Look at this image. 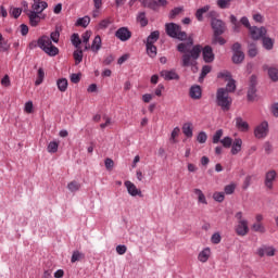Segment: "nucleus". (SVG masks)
I'll return each instance as SVG.
<instances>
[{"mask_svg": "<svg viewBox=\"0 0 278 278\" xmlns=\"http://www.w3.org/2000/svg\"><path fill=\"white\" fill-rule=\"evenodd\" d=\"M193 45L194 40L192 37H189L187 42H180L177 45V51L179 53H184L181 55L180 63L182 68H188V66H197V60L201 58V45Z\"/></svg>", "mask_w": 278, "mask_h": 278, "instance_id": "obj_1", "label": "nucleus"}, {"mask_svg": "<svg viewBox=\"0 0 278 278\" xmlns=\"http://www.w3.org/2000/svg\"><path fill=\"white\" fill-rule=\"evenodd\" d=\"M38 47L41 51L46 52L50 58H55L58 53H60V49L53 46V42L49 38V36H41L38 39Z\"/></svg>", "mask_w": 278, "mask_h": 278, "instance_id": "obj_2", "label": "nucleus"}, {"mask_svg": "<svg viewBox=\"0 0 278 278\" xmlns=\"http://www.w3.org/2000/svg\"><path fill=\"white\" fill-rule=\"evenodd\" d=\"M231 97H229V93L225 88L217 89L216 92V103L219 108H222L223 112H229L231 110V103H232Z\"/></svg>", "mask_w": 278, "mask_h": 278, "instance_id": "obj_3", "label": "nucleus"}, {"mask_svg": "<svg viewBox=\"0 0 278 278\" xmlns=\"http://www.w3.org/2000/svg\"><path fill=\"white\" fill-rule=\"evenodd\" d=\"M165 31L169 38H177L181 42L188 40V34L181 30V26L176 23H167L165 24Z\"/></svg>", "mask_w": 278, "mask_h": 278, "instance_id": "obj_4", "label": "nucleus"}, {"mask_svg": "<svg viewBox=\"0 0 278 278\" xmlns=\"http://www.w3.org/2000/svg\"><path fill=\"white\" fill-rule=\"evenodd\" d=\"M247 97H248V101H255V99H257V76L256 75H252L250 77Z\"/></svg>", "mask_w": 278, "mask_h": 278, "instance_id": "obj_5", "label": "nucleus"}, {"mask_svg": "<svg viewBox=\"0 0 278 278\" xmlns=\"http://www.w3.org/2000/svg\"><path fill=\"white\" fill-rule=\"evenodd\" d=\"M268 123L266 121L262 122L258 126L254 129V136L258 140H262L268 136Z\"/></svg>", "mask_w": 278, "mask_h": 278, "instance_id": "obj_6", "label": "nucleus"}, {"mask_svg": "<svg viewBox=\"0 0 278 278\" xmlns=\"http://www.w3.org/2000/svg\"><path fill=\"white\" fill-rule=\"evenodd\" d=\"M41 13H38L36 11H29L27 13V16L29 18V24L31 25V27H38L40 21L46 20L47 15H40Z\"/></svg>", "mask_w": 278, "mask_h": 278, "instance_id": "obj_7", "label": "nucleus"}, {"mask_svg": "<svg viewBox=\"0 0 278 278\" xmlns=\"http://www.w3.org/2000/svg\"><path fill=\"white\" fill-rule=\"evenodd\" d=\"M213 34H225L227 31V24L223 20H214L211 22Z\"/></svg>", "mask_w": 278, "mask_h": 278, "instance_id": "obj_8", "label": "nucleus"}, {"mask_svg": "<svg viewBox=\"0 0 278 278\" xmlns=\"http://www.w3.org/2000/svg\"><path fill=\"white\" fill-rule=\"evenodd\" d=\"M250 36L252 38V40H260L261 38H263L264 36H266V27H257V26H252V28H250Z\"/></svg>", "mask_w": 278, "mask_h": 278, "instance_id": "obj_9", "label": "nucleus"}, {"mask_svg": "<svg viewBox=\"0 0 278 278\" xmlns=\"http://www.w3.org/2000/svg\"><path fill=\"white\" fill-rule=\"evenodd\" d=\"M115 38L121 40L122 42H127L131 38V33L127 27H121L115 31Z\"/></svg>", "mask_w": 278, "mask_h": 278, "instance_id": "obj_10", "label": "nucleus"}, {"mask_svg": "<svg viewBox=\"0 0 278 278\" xmlns=\"http://www.w3.org/2000/svg\"><path fill=\"white\" fill-rule=\"evenodd\" d=\"M203 60L206 64H212L214 62V50L211 48V46H205L204 48H201Z\"/></svg>", "mask_w": 278, "mask_h": 278, "instance_id": "obj_11", "label": "nucleus"}, {"mask_svg": "<svg viewBox=\"0 0 278 278\" xmlns=\"http://www.w3.org/2000/svg\"><path fill=\"white\" fill-rule=\"evenodd\" d=\"M277 250L274 247L268 245H262L257 249V255L260 257H264V255H267V257H275V253Z\"/></svg>", "mask_w": 278, "mask_h": 278, "instance_id": "obj_12", "label": "nucleus"}, {"mask_svg": "<svg viewBox=\"0 0 278 278\" xmlns=\"http://www.w3.org/2000/svg\"><path fill=\"white\" fill-rule=\"evenodd\" d=\"M277 179V172L271 169L265 174V187L267 190H273V184Z\"/></svg>", "mask_w": 278, "mask_h": 278, "instance_id": "obj_13", "label": "nucleus"}, {"mask_svg": "<svg viewBox=\"0 0 278 278\" xmlns=\"http://www.w3.org/2000/svg\"><path fill=\"white\" fill-rule=\"evenodd\" d=\"M124 185L127 188V192L130 194V197H142V191H140L134 182L127 180L124 182Z\"/></svg>", "mask_w": 278, "mask_h": 278, "instance_id": "obj_14", "label": "nucleus"}, {"mask_svg": "<svg viewBox=\"0 0 278 278\" xmlns=\"http://www.w3.org/2000/svg\"><path fill=\"white\" fill-rule=\"evenodd\" d=\"M263 71L267 72L269 79H271L274 83L278 81L277 66H269L268 64H264Z\"/></svg>", "mask_w": 278, "mask_h": 278, "instance_id": "obj_15", "label": "nucleus"}, {"mask_svg": "<svg viewBox=\"0 0 278 278\" xmlns=\"http://www.w3.org/2000/svg\"><path fill=\"white\" fill-rule=\"evenodd\" d=\"M160 75L166 81H173V79L176 81L179 80V74H177V72H175V70H170V71L163 70V71H161Z\"/></svg>", "mask_w": 278, "mask_h": 278, "instance_id": "obj_16", "label": "nucleus"}, {"mask_svg": "<svg viewBox=\"0 0 278 278\" xmlns=\"http://www.w3.org/2000/svg\"><path fill=\"white\" fill-rule=\"evenodd\" d=\"M235 231L237 236H247V233H249V220L238 222L237 226L235 227Z\"/></svg>", "mask_w": 278, "mask_h": 278, "instance_id": "obj_17", "label": "nucleus"}, {"mask_svg": "<svg viewBox=\"0 0 278 278\" xmlns=\"http://www.w3.org/2000/svg\"><path fill=\"white\" fill-rule=\"evenodd\" d=\"M203 92L201 90V86L195 85V86H191L189 89V97H191L194 100H199L201 99Z\"/></svg>", "mask_w": 278, "mask_h": 278, "instance_id": "obj_18", "label": "nucleus"}, {"mask_svg": "<svg viewBox=\"0 0 278 278\" xmlns=\"http://www.w3.org/2000/svg\"><path fill=\"white\" fill-rule=\"evenodd\" d=\"M222 36V33H213L211 45H227V40H225V38H223Z\"/></svg>", "mask_w": 278, "mask_h": 278, "instance_id": "obj_19", "label": "nucleus"}, {"mask_svg": "<svg viewBox=\"0 0 278 278\" xmlns=\"http://www.w3.org/2000/svg\"><path fill=\"white\" fill-rule=\"evenodd\" d=\"M242 151V139L237 138L232 142L231 153L232 155H238Z\"/></svg>", "mask_w": 278, "mask_h": 278, "instance_id": "obj_20", "label": "nucleus"}, {"mask_svg": "<svg viewBox=\"0 0 278 278\" xmlns=\"http://www.w3.org/2000/svg\"><path fill=\"white\" fill-rule=\"evenodd\" d=\"M236 127L239 131H249V123L242 119V117L236 118Z\"/></svg>", "mask_w": 278, "mask_h": 278, "instance_id": "obj_21", "label": "nucleus"}, {"mask_svg": "<svg viewBox=\"0 0 278 278\" xmlns=\"http://www.w3.org/2000/svg\"><path fill=\"white\" fill-rule=\"evenodd\" d=\"M157 40H160V30H154L148 36L146 45H155Z\"/></svg>", "mask_w": 278, "mask_h": 278, "instance_id": "obj_22", "label": "nucleus"}, {"mask_svg": "<svg viewBox=\"0 0 278 278\" xmlns=\"http://www.w3.org/2000/svg\"><path fill=\"white\" fill-rule=\"evenodd\" d=\"M230 23L232 25V31H235V34H240V28L242 27V24L238 21V17H236V15H230Z\"/></svg>", "mask_w": 278, "mask_h": 278, "instance_id": "obj_23", "label": "nucleus"}, {"mask_svg": "<svg viewBox=\"0 0 278 278\" xmlns=\"http://www.w3.org/2000/svg\"><path fill=\"white\" fill-rule=\"evenodd\" d=\"M257 53H258L257 43L248 42V55H249V58H256Z\"/></svg>", "mask_w": 278, "mask_h": 278, "instance_id": "obj_24", "label": "nucleus"}, {"mask_svg": "<svg viewBox=\"0 0 278 278\" xmlns=\"http://www.w3.org/2000/svg\"><path fill=\"white\" fill-rule=\"evenodd\" d=\"M210 4L204 5L203 8H200L195 12V18L201 23L203 22V15L206 14V12H210Z\"/></svg>", "mask_w": 278, "mask_h": 278, "instance_id": "obj_25", "label": "nucleus"}, {"mask_svg": "<svg viewBox=\"0 0 278 278\" xmlns=\"http://www.w3.org/2000/svg\"><path fill=\"white\" fill-rule=\"evenodd\" d=\"M146 49L149 58H155L157 55V47L154 43H146Z\"/></svg>", "mask_w": 278, "mask_h": 278, "instance_id": "obj_26", "label": "nucleus"}, {"mask_svg": "<svg viewBox=\"0 0 278 278\" xmlns=\"http://www.w3.org/2000/svg\"><path fill=\"white\" fill-rule=\"evenodd\" d=\"M100 49H101V36L97 35L92 41L91 51H93V53H99Z\"/></svg>", "mask_w": 278, "mask_h": 278, "instance_id": "obj_27", "label": "nucleus"}, {"mask_svg": "<svg viewBox=\"0 0 278 278\" xmlns=\"http://www.w3.org/2000/svg\"><path fill=\"white\" fill-rule=\"evenodd\" d=\"M76 27H88L90 25V16L86 15L84 17H80L75 23Z\"/></svg>", "mask_w": 278, "mask_h": 278, "instance_id": "obj_28", "label": "nucleus"}, {"mask_svg": "<svg viewBox=\"0 0 278 278\" xmlns=\"http://www.w3.org/2000/svg\"><path fill=\"white\" fill-rule=\"evenodd\" d=\"M60 31H62V26H55V30L50 34V40L55 43L60 42Z\"/></svg>", "mask_w": 278, "mask_h": 278, "instance_id": "obj_29", "label": "nucleus"}, {"mask_svg": "<svg viewBox=\"0 0 278 278\" xmlns=\"http://www.w3.org/2000/svg\"><path fill=\"white\" fill-rule=\"evenodd\" d=\"M74 55V60H75V64H81V62L84 61V50L77 48L76 51H74L73 53Z\"/></svg>", "mask_w": 278, "mask_h": 278, "instance_id": "obj_30", "label": "nucleus"}, {"mask_svg": "<svg viewBox=\"0 0 278 278\" xmlns=\"http://www.w3.org/2000/svg\"><path fill=\"white\" fill-rule=\"evenodd\" d=\"M194 194L198 197V202L202 203L203 205H207V199H205V194L201 189H194L193 190Z\"/></svg>", "mask_w": 278, "mask_h": 278, "instance_id": "obj_31", "label": "nucleus"}, {"mask_svg": "<svg viewBox=\"0 0 278 278\" xmlns=\"http://www.w3.org/2000/svg\"><path fill=\"white\" fill-rule=\"evenodd\" d=\"M56 85L61 92H66L68 88V80L66 78H61L56 81Z\"/></svg>", "mask_w": 278, "mask_h": 278, "instance_id": "obj_32", "label": "nucleus"}, {"mask_svg": "<svg viewBox=\"0 0 278 278\" xmlns=\"http://www.w3.org/2000/svg\"><path fill=\"white\" fill-rule=\"evenodd\" d=\"M138 23H140L141 27H147L149 25V20H147V13L140 12L137 16Z\"/></svg>", "mask_w": 278, "mask_h": 278, "instance_id": "obj_33", "label": "nucleus"}, {"mask_svg": "<svg viewBox=\"0 0 278 278\" xmlns=\"http://www.w3.org/2000/svg\"><path fill=\"white\" fill-rule=\"evenodd\" d=\"M182 134H185V136L187 138H192L193 134H192V123H186L182 126Z\"/></svg>", "mask_w": 278, "mask_h": 278, "instance_id": "obj_34", "label": "nucleus"}, {"mask_svg": "<svg viewBox=\"0 0 278 278\" xmlns=\"http://www.w3.org/2000/svg\"><path fill=\"white\" fill-rule=\"evenodd\" d=\"M233 64H242L244 62V52H238L232 54Z\"/></svg>", "mask_w": 278, "mask_h": 278, "instance_id": "obj_35", "label": "nucleus"}, {"mask_svg": "<svg viewBox=\"0 0 278 278\" xmlns=\"http://www.w3.org/2000/svg\"><path fill=\"white\" fill-rule=\"evenodd\" d=\"M198 258H199V261L202 262V263L207 262V260H210V249L206 248V249H204L203 251H201V252L199 253Z\"/></svg>", "mask_w": 278, "mask_h": 278, "instance_id": "obj_36", "label": "nucleus"}, {"mask_svg": "<svg viewBox=\"0 0 278 278\" xmlns=\"http://www.w3.org/2000/svg\"><path fill=\"white\" fill-rule=\"evenodd\" d=\"M208 73H212V66L210 65H204L202 67V71H201V74H200V77H199V81H203V79H205V77H207Z\"/></svg>", "mask_w": 278, "mask_h": 278, "instance_id": "obj_37", "label": "nucleus"}, {"mask_svg": "<svg viewBox=\"0 0 278 278\" xmlns=\"http://www.w3.org/2000/svg\"><path fill=\"white\" fill-rule=\"evenodd\" d=\"M85 257H86V255H84V253H81L79 251H74L72 254L71 262H72V264H75V262H81V260H84Z\"/></svg>", "mask_w": 278, "mask_h": 278, "instance_id": "obj_38", "label": "nucleus"}, {"mask_svg": "<svg viewBox=\"0 0 278 278\" xmlns=\"http://www.w3.org/2000/svg\"><path fill=\"white\" fill-rule=\"evenodd\" d=\"M81 188V184H79L77 180L71 181L67 184V189L70 192H77Z\"/></svg>", "mask_w": 278, "mask_h": 278, "instance_id": "obj_39", "label": "nucleus"}, {"mask_svg": "<svg viewBox=\"0 0 278 278\" xmlns=\"http://www.w3.org/2000/svg\"><path fill=\"white\" fill-rule=\"evenodd\" d=\"M0 51L5 53V51H10V45L8 43V40L3 38V35L0 34Z\"/></svg>", "mask_w": 278, "mask_h": 278, "instance_id": "obj_40", "label": "nucleus"}, {"mask_svg": "<svg viewBox=\"0 0 278 278\" xmlns=\"http://www.w3.org/2000/svg\"><path fill=\"white\" fill-rule=\"evenodd\" d=\"M71 41L73 47H75L76 49H79L80 45H81V39L79 38V34L74 33L71 37Z\"/></svg>", "mask_w": 278, "mask_h": 278, "instance_id": "obj_41", "label": "nucleus"}, {"mask_svg": "<svg viewBox=\"0 0 278 278\" xmlns=\"http://www.w3.org/2000/svg\"><path fill=\"white\" fill-rule=\"evenodd\" d=\"M224 89L228 94L229 92H236V80L233 78H230L226 85V88Z\"/></svg>", "mask_w": 278, "mask_h": 278, "instance_id": "obj_42", "label": "nucleus"}, {"mask_svg": "<svg viewBox=\"0 0 278 278\" xmlns=\"http://www.w3.org/2000/svg\"><path fill=\"white\" fill-rule=\"evenodd\" d=\"M263 47L264 49H267V51H270L274 47L273 39L270 37H263Z\"/></svg>", "mask_w": 278, "mask_h": 278, "instance_id": "obj_43", "label": "nucleus"}, {"mask_svg": "<svg viewBox=\"0 0 278 278\" xmlns=\"http://www.w3.org/2000/svg\"><path fill=\"white\" fill-rule=\"evenodd\" d=\"M143 8H150V10H155V0H139Z\"/></svg>", "mask_w": 278, "mask_h": 278, "instance_id": "obj_44", "label": "nucleus"}, {"mask_svg": "<svg viewBox=\"0 0 278 278\" xmlns=\"http://www.w3.org/2000/svg\"><path fill=\"white\" fill-rule=\"evenodd\" d=\"M252 229L253 231H256L258 233H266V228L264 227V225H262V223L253 224Z\"/></svg>", "mask_w": 278, "mask_h": 278, "instance_id": "obj_45", "label": "nucleus"}, {"mask_svg": "<svg viewBox=\"0 0 278 278\" xmlns=\"http://www.w3.org/2000/svg\"><path fill=\"white\" fill-rule=\"evenodd\" d=\"M58 147H60V144L56 141H51L48 144V153H58Z\"/></svg>", "mask_w": 278, "mask_h": 278, "instance_id": "obj_46", "label": "nucleus"}, {"mask_svg": "<svg viewBox=\"0 0 278 278\" xmlns=\"http://www.w3.org/2000/svg\"><path fill=\"white\" fill-rule=\"evenodd\" d=\"M220 142L225 149H230V147L233 144V139H231V137H225L220 140Z\"/></svg>", "mask_w": 278, "mask_h": 278, "instance_id": "obj_47", "label": "nucleus"}, {"mask_svg": "<svg viewBox=\"0 0 278 278\" xmlns=\"http://www.w3.org/2000/svg\"><path fill=\"white\" fill-rule=\"evenodd\" d=\"M23 13V9L21 8H13L9 11V14L13 17V18H18V16H21V14Z\"/></svg>", "mask_w": 278, "mask_h": 278, "instance_id": "obj_48", "label": "nucleus"}, {"mask_svg": "<svg viewBox=\"0 0 278 278\" xmlns=\"http://www.w3.org/2000/svg\"><path fill=\"white\" fill-rule=\"evenodd\" d=\"M31 9L33 10L30 12H38V14H42V7L40 1L38 0L34 1Z\"/></svg>", "mask_w": 278, "mask_h": 278, "instance_id": "obj_49", "label": "nucleus"}, {"mask_svg": "<svg viewBox=\"0 0 278 278\" xmlns=\"http://www.w3.org/2000/svg\"><path fill=\"white\" fill-rule=\"evenodd\" d=\"M220 138H223V129L216 130L213 135V144H218V142H220Z\"/></svg>", "mask_w": 278, "mask_h": 278, "instance_id": "obj_50", "label": "nucleus"}, {"mask_svg": "<svg viewBox=\"0 0 278 278\" xmlns=\"http://www.w3.org/2000/svg\"><path fill=\"white\" fill-rule=\"evenodd\" d=\"M197 140L200 144H205V142H207V134H205V131L199 132Z\"/></svg>", "mask_w": 278, "mask_h": 278, "instance_id": "obj_51", "label": "nucleus"}, {"mask_svg": "<svg viewBox=\"0 0 278 278\" xmlns=\"http://www.w3.org/2000/svg\"><path fill=\"white\" fill-rule=\"evenodd\" d=\"M214 201H217V203H223L225 201V193L224 192H215L213 194Z\"/></svg>", "mask_w": 278, "mask_h": 278, "instance_id": "obj_52", "label": "nucleus"}, {"mask_svg": "<svg viewBox=\"0 0 278 278\" xmlns=\"http://www.w3.org/2000/svg\"><path fill=\"white\" fill-rule=\"evenodd\" d=\"M110 25H112V20L105 18L100 22L99 27H100V29H108V27H110Z\"/></svg>", "mask_w": 278, "mask_h": 278, "instance_id": "obj_53", "label": "nucleus"}, {"mask_svg": "<svg viewBox=\"0 0 278 278\" xmlns=\"http://www.w3.org/2000/svg\"><path fill=\"white\" fill-rule=\"evenodd\" d=\"M232 53H243L242 52V45L240 42H235L231 47Z\"/></svg>", "mask_w": 278, "mask_h": 278, "instance_id": "obj_54", "label": "nucleus"}, {"mask_svg": "<svg viewBox=\"0 0 278 278\" xmlns=\"http://www.w3.org/2000/svg\"><path fill=\"white\" fill-rule=\"evenodd\" d=\"M220 240H222V237H220V233L218 232H215L212 238H211V242L213 244H220Z\"/></svg>", "mask_w": 278, "mask_h": 278, "instance_id": "obj_55", "label": "nucleus"}, {"mask_svg": "<svg viewBox=\"0 0 278 278\" xmlns=\"http://www.w3.org/2000/svg\"><path fill=\"white\" fill-rule=\"evenodd\" d=\"M181 12H184V8H175L172 10L169 18H175V16H178V14H181Z\"/></svg>", "mask_w": 278, "mask_h": 278, "instance_id": "obj_56", "label": "nucleus"}, {"mask_svg": "<svg viewBox=\"0 0 278 278\" xmlns=\"http://www.w3.org/2000/svg\"><path fill=\"white\" fill-rule=\"evenodd\" d=\"M116 253H118V255H125L127 253V245H123V244L117 245Z\"/></svg>", "mask_w": 278, "mask_h": 278, "instance_id": "obj_57", "label": "nucleus"}, {"mask_svg": "<svg viewBox=\"0 0 278 278\" xmlns=\"http://www.w3.org/2000/svg\"><path fill=\"white\" fill-rule=\"evenodd\" d=\"M104 166L106 170H112L114 168V161L112 159H105Z\"/></svg>", "mask_w": 278, "mask_h": 278, "instance_id": "obj_58", "label": "nucleus"}, {"mask_svg": "<svg viewBox=\"0 0 278 278\" xmlns=\"http://www.w3.org/2000/svg\"><path fill=\"white\" fill-rule=\"evenodd\" d=\"M179 131H180L179 127H175L173 129L172 135H170L172 142H174V143L177 142V140H175V138H177V136H179Z\"/></svg>", "mask_w": 278, "mask_h": 278, "instance_id": "obj_59", "label": "nucleus"}, {"mask_svg": "<svg viewBox=\"0 0 278 278\" xmlns=\"http://www.w3.org/2000/svg\"><path fill=\"white\" fill-rule=\"evenodd\" d=\"M224 190L225 194H233V192H236V185H228Z\"/></svg>", "mask_w": 278, "mask_h": 278, "instance_id": "obj_60", "label": "nucleus"}, {"mask_svg": "<svg viewBox=\"0 0 278 278\" xmlns=\"http://www.w3.org/2000/svg\"><path fill=\"white\" fill-rule=\"evenodd\" d=\"M71 81L72 84H79L81 81V74H72Z\"/></svg>", "mask_w": 278, "mask_h": 278, "instance_id": "obj_61", "label": "nucleus"}, {"mask_svg": "<svg viewBox=\"0 0 278 278\" xmlns=\"http://www.w3.org/2000/svg\"><path fill=\"white\" fill-rule=\"evenodd\" d=\"M240 23H241V25H244L247 27V29H249V30H250V28L253 27V26H251V23L249 22V17H247V16L241 17Z\"/></svg>", "mask_w": 278, "mask_h": 278, "instance_id": "obj_62", "label": "nucleus"}, {"mask_svg": "<svg viewBox=\"0 0 278 278\" xmlns=\"http://www.w3.org/2000/svg\"><path fill=\"white\" fill-rule=\"evenodd\" d=\"M1 85L4 86L5 88H10L11 81H10L9 75H4V77L1 79Z\"/></svg>", "mask_w": 278, "mask_h": 278, "instance_id": "obj_63", "label": "nucleus"}, {"mask_svg": "<svg viewBox=\"0 0 278 278\" xmlns=\"http://www.w3.org/2000/svg\"><path fill=\"white\" fill-rule=\"evenodd\" d=\"M271 113L273 115L278 118V103H275L273 106H271Z\"/></svg>", "mask_w": 278, "mask_h": 278, "instance_id": "obj_64", "label": "nucleus"}]
</instances>
